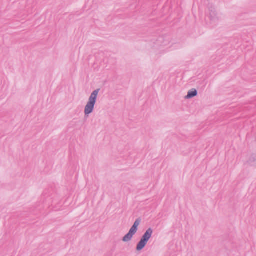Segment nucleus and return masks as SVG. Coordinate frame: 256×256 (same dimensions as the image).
Listing matches in <instances>:
<instances>
[{
	"mask_svg": "<svg viewBox=\"0 0 256 256\" xmlns=\"http://www.w3.org/2000/svg\"><path fill=\"white\" fill-rule=\"evenodd\" d=\"M98 92L99 90H96L91 94L88 102L85 107L84 112L86 114H88L92 112Z\"/></svg>",
	"mask_w": 256,
	"mask_h": 256,
	"instance_id": "1",
	"label": "nucleus"
},
{
	"mask_svg": "<svg viewBox=\"0 0 256 256\" xmlns=\"http://www.w3.org/2000/svg\"><path fill=\"white\" fill-rule=\"evenodd\" d=\"M152 234V228H149L142 236L141 240L138 242L136 246L138 250H142L146 244L148 240L150 239Z\"/></svg>",
	"mask_w": 256,
	"mask_h": 256,
	"instance_id": "2",
	"label": "nucleus"
},
{
	"mask_svg": "<svg viewBox=\"0 0 256 256\" xmlns=\"http://www.w3.org/2000/svg\"><path fill=\"white\" fill-rule=\"evenodd\" d=\"M140 220L138 219L134 222L133 226L130 229L128 233L123 238V241L124 242L130 240L133 236L136 234L138 230V228L140 224Z\"/></svg>",
	"mask_w": 256,
	"mask_h": 256,
	"instance_id": "3",
	"label": "nucleus"
},
{
	"mask_svg": "<svg viewBox=\"0 0 256 256\" xmlns=\"http://www.w3.org/2000/svg\"><path fill=\"white\" fill-rule=\"evenodd\" d=\"M197 95V91L196 90H192L188 92V95L186 96V98H190L195 96Z\"/></svg>",
	"mask_w": 256,
	"mask_h": 256,
	"instance_id": "4",
	"label": "nucleus"
}]
</instances>
